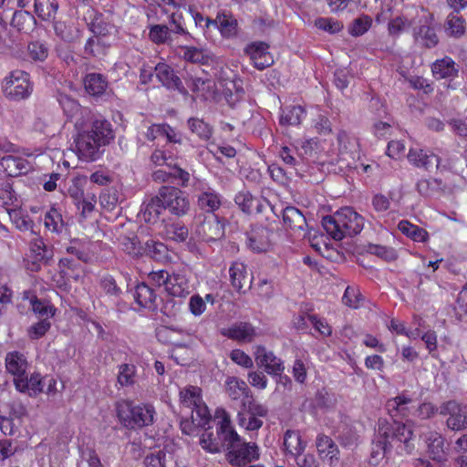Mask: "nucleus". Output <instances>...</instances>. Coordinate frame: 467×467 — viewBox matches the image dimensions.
<instances>
[{
  "mask_svg": "<svg viewBox=\"0 0 467 467\" xmlns=\"http://www.w3.org/2000/svg\"><path fill=\"white\" fill-rule=\"evenodd\" d=\"M158 275V281L161 280L165 285V289L171 296H182L183 294V289L180 285H176L171 283V278H169V275L165 271H161L156 274Z\"/></svg>",
  "mask_w": 467,
  "mask_h": 467,
  "instance_id": "nucleus-53",
  "label": "nucleus"
},
{
  "mask_svg": "<svg viewBox=\"0 0 467 467\" xmlns=\"http://www.w3.org/2000/svg\"><path fill=\"white\" fill-rule=\"evenodd\" d=\"M6 370L15 376L14 384L16 389L25 388L26 381L23 380V377L26 374L27 361L24 355L17 352H9L5 357Z\"/></svg>",
  "mask_w": 467,
  "mask_h": 467,
  "instance_id": "nucleus-13",
  "label": "nucleus"
},
{
  "mask_svg": "<svg viewBox=\"0 0 467 467\" xmlns=\"http://www.w3.org/2000/svg\"><path fill=\"white\" fill-rule=\"evenodd\" d=\"M372 19L368 16H362L353 20L348 26V32L353 36H359L365 34L371 26Z\"/></svg>",
  "mask_w": 467,
  "mask_h": 467,
  "instance_id": "nucleus-46",
  "label": "nucleus"
},
{
  "mask_svg": "<svg viewBox=\"0 0 467 467\" xmlns=\"http://www.w3.org/2000/svg\"><path fill=\"white\" fill-rule=\"evenodd\" d=\"M221 439L226 442V460L234 467H245L248 463L259 459V448L254 442L243 441L237 432L221 428Z\"/></svg>",
  "mask_w": 467,
  "mask_h": 467,
  "instance_id": "nucleus-5",
  "label": "nucleus"
},
{
  "mask_svg": "<svg viewBox=\"0 0 467 467\" xmlns=\"http://www.w3.org/2000/svg\"><path fill=\"white\" fill-rule=\"evenodd\" d=\"M234 202L242 212L246 214H251L254 208L258 213L262 212L263 204L261 201L254 197L248 191L239 192L234 197Z\"/></svg>",
  "mask_w": 467,
  "mask_h": 467,
  "instance_id": "nucleus-25",
  "label": "nucleus"
},
{
  "mask_svg": "<svg viewBox=\"0 0 467 467\" xmlns=\"http://www.w3.org/2000/svg\"><path fill=\"white\" fill-rule=\"evenodd\" d=\"M117 417L126 429L135 430L153 423L155 410L149 404L136 405L130 400L116 403Z\"/></svg>",
  "mask_w": 467,
  "mask_h": 467,
  "instance_id": "nucleus-6",
  "label": "nucleus"
},
{
  "mask_svg": "<svg viewBox=\"0 0 467 467\" xmlns=\"http://www.w3.org/2000/svg\"><path fill=\"white\" fill-rule=\"evenodd\" d=\"M84 87L89 95L101 96L106 91L108 81L102 74L89 73L84 78Z\"/></svg>",
  "mask_w": 467,
  "mask_h": 467,
  "instance_id": "nucleus-27",
  "label": "nucleus"
},
{
  "mask_svg": "<svg viewBox=\"0 0 467 467\" xmlns=\"http://www.w3.org/2000/svg\"><path fill=\"white\" fill-rule=\"evenodd\" d=\"M429 456L438 462L447 461L449 444L445 445V438L437 431H431L426 436Z\"/></svg>",
  "mask_w": 467,
  "mask_h": 467,
  "instance_id": "nucleus-16",
  "label": "nucleus"
},
{
  "mask_svg": "<svg viewBox=\"0 0 467 467\" xmlns=\"http://www.w3.org/2000/svg\"><path fill=\"white\" fill-rule=\"evenodd\" d=\"M294 323L296 327L299 330H304L305 328H306L309 323L314 327L316 331L321 332V322L317 318L316 316H298Z\"/></svg>",
  "mask_w": 467,
  "mask_h": 467,
  "instance_id": "nucleus-55",
  "label": "nucleus"
},
{
  "mask_svg": "<svg viewBox=\"0 0 467 467\" xmlns=\"http://www.w3.org/2000/svg\"><path fill=\"white\" fill-rule=\"evenodd\" d=\"M30 303L33 311L39 315L41 317H48L49 313L51 317L54 315V312H52V306L48 304V302L40 300L36 296H33L30 299Z\"/></svg>",
  "mask_w": 467,
  "mask_h": 467,
  "instance_id": "nucleus-54",
  "label": "nucleus"
},
{
  "mask_svg": "<svg viewBox=\"0 0 467 467\" xmlns=\"http://www.w3.org/2000/svg\"><path fill=\"white\" fill-rule=\"evenodd\" d=\"M269 46L265 42H254L247 46L245 52L254 61L268 53Z\"/></svg>",
  "mask_w": 467,
  "mask_h": 467,
  "instance_id": "nucleus-57",
  "label": "nucleus"
},
{
  "mask_svg": "<svg viewBox=\"0 0 467 467\" xmlns=\"http://www.w3.org/2000/svg\"><path fill=\"white\" fill-rule=\"evenodd\" d=\"M45 225L53 232L59 233L64 226L61 214L57 209L51 208L45 215Z\"/></svg>",
  "mask_w": 467,
  "mask_h": 467,
  "instance_id": "nucleus-48",
  "label": "nucleus"
},
{
  "mask_svg": "<svg viewBox=\"0 0 467 467\" xmlns=\"http://www.w3.org/2000/svg\"><path fill=\"white\" fill-rule=\"evenodd\" d=\"M52 259L53 251L47 249L42 239H35L30 244V254L24 258V265L28 271L38 272L42 265H50Z\"/></svg>",
  "mask_w": 467,
  "mask_h": 467,
  "instance_id": "nucleus-11",
  "label": "nucleus"
},
{
  "mask_svg": "<svg viewBox=\"0 0 467 467\" xmlns=\"http://www.w3.org/2000/svg\"><path fill=\"white\" fill-rule=\"evenodd\" d=\"M195 409L192 413H195L196 416L200 419L197 426L201 428H205L210 421L212 420V416L208 410V408L204 405H197L196 400L193 401Z\"/></svg>",
  "mask_w": 467,
  "mask_h": 467,
  "instance_id": "nucleus-60",
  "label": "nucleus"
},
{
  "mask_svg": "<svg viewBox=\"0 0 467 467\" xmlns=\"http://www.w3.org/2000/svg\"><path fill=\"white\" fill-rule=\"evenodd\" d=\"M453 312L459 321L467 325V284L458 294Z\"/></svg>",
  "mask_w": 467,
  "mask_h": 467,
  "instance_id": "nucleus-42",
  "label": "nucleus"
},
{
  "mask_svg": "<svg viewBox=\"0 0 467 467\" xmlns=\"http://www.w3.org/2000/svg\"><path fill=\"white\" fill-rule=\"evenodd\" d=\"M444 29L449 36L460 38L465 34V20L453 11L448 15Z\"/></svg>",
  "mask_w": 467,
  "mask_h": 467,
  "instance_id": "nucleus-31",
  "label": "nucleus"
},
{
  "mask_svg": "<svg viewBox=\"0 0 467 467\" xmlns=\"http://www.w3.org/2000/svg\"><path fill=\"white\" fill-rule=\"evenodd\" d=\"M197 203L200 209L207 213H213L221 206V199L214 191L209 189L198 196Z\"/></svg>",
  "mask_w": 467,
  "mask_h": 467,
  "instance_id": "nucleus-33",
  "label": "nucleus"
},
{
  "mask_svg": "<svg viewBox=\"0 0 467 467\" xmlns=\"http://www.w3.org/2000/svg\"><path fill=\"white\" fill-rule=\"evenodd\" d=\"M149 36L156 44H164L170 39V29L165 25H154L150 29Z\"/></svg>",
  "mask_w": 467,
  "mask_h": 467,
  "instance_id": "nucleus-50",
  "label": "nucleus"
},
{
  "mask_svg": "<svg viewBox=\"0 0 467 467\" xmlns=\"http://www.w3.org/2000/svg\"><path fill=\"white\" fill-rule=\"evenodd\" d=\"M285 451L294 456H297L304 451L301 437L298 432L287 431L284 437Z\"/></svg>",
  "mask_w": 467,
  "mask_h": 467,
  "instance_id": "nucleus-38",
  "label": "nucleus"
},
{
  "mask_svg": "<svg viewBox=\"0 0 467 467\" xmlns=\"http://www.w3.org/2000/svg\"><path fill=\"white\" fill-rule=\"evenodd\" d=\"M361 298L362 296L357 288L348 286L342 296V302L349 307L358 308Z\"/></svg>",
  "mask_w": 467,
  "mask_h": 467,
  "instance_id": "nucleus-51",
  "label": "nucleus"
},
{
  "mask_svg": "<svg viewBox=\"0 0 467 467\" xmlns=\"http://www.w3.org/2000/svg\"><path fill=\"white\" fill-rule=\"evenodd\" d=\"M10 25L17 32L27 34L35 27L36 20L28 11L17 10L13 14Z\"/></svg>",
  "mask_w": 467,
  "mask_h": 467,
  "instance_id": "nucleus-26",
  "label": "nucleus"
},
{
  "mask_svg": "<svg viewBox=\"0 0 467 467\" xmlns=\"http://www.w3.org/2000/svg\"><path fill=\"white\" fill-rule=\"evenodd\" d=\"M22 379L26 381V386L17 389L19 392L27 393L30 397H36L44 391V382L39 373H34L30 378L26 374Z\"/></svg>",
  "mask_w": 467,
  "mask_h": 467,
  "instance_id": "nucleus-36",
  "label": "nucleus"
},
{
  "mask_svg": "<svg viewBox=\"0 0 467 467\" xmlns=\"http://www.w3.org/2000/svg\"><path fill=\"white\" fill-rule=\"evenodd\" d=\"M136 367L133 364H121L119 367L118 382L121 387L134 385Z\"/></svg>",
  "mask_w": 467,
  "mask_h": 467,
  "instance_id": "nucleus-44",
  "label": "nucleus"
},
{
  "mask_svg": "<svg viewBox=\"0 0 467 467\" xmlns=\"http://www.w3.org/2000/svg\"><path fill=\"white\" fill-rule=\"evenodd\" d=\"M305 109L301 106H290L283 109L280 117L281 125H298Z\"/></svg>",
  "mask_w": 467,
  "mask_h": 467,
  "instance_id": "nucleus-39",
  "label": "nucleus"
},
{
  "mask_svg": "<svg viewBox=\"0 0 467 467\" xmlns=\"http://www.w3.org/2000/svg\"><path fill=\"white\" fill-rule=\"evenodd\" d=\"M413 38L416 45L424 48H432L439 43L435 29L428 23L427 19L413 28Z\"/></svg>",
  "mask_w": 467,
  "mask_h": 467,
  "instance_id": "nucleus-17",
  "label": "nucleus"
},
{
  "mask_svg": "<svg viewBox=\"0 0 467 467\" xmlns=\"http://www.w3.org/2000/svg\"><path fill=\"white\" fill-rule=\"evenodd\" d=\"M386 410H388L390 416V422H393L394 420L400 421L398 418L406 417L408 415L409 410L407 407L399 406V404H397V402L393 399H390L387 401Z\"/></svg>",
  "mask_w": 467,
  "mask_h": 467,
  "instance_id": "nucleus-52",
  "label": "nucleus"
},
{
  "mask_svg": "<svg viewBox=\"0 0 467 467\" xmlns=\"http://www.w3.org/2000/svg\"><path fill=\"white\" fill-rule=\"evenodd\" d=\"M368 253L371 254H375L379 258L384 259L385 261L391 262L396 260L397 254L393 248H389L387 246L379 245V244H368Z\"/></svg>",
  "mask_w": 467,
  "mask_h": 467,
  "instance_id": "nucleus-49",
  "label": "nucleus"
},
{
  "mask_svg": "<svg viewBox=\"0 0 467 467\" xmlns=\"http://www.w3.org/2000/svg\"><path fill=\"white\" fill-rule=\"evenodd\" d=\"M409 161L418 168L430 171L431 167L440 168V157L432 152L428 153L421 149H410L408 153Z\"/></svg>",
  "mask_w": 467,
  "mask_h": 467,
  "instance_id": "nucleus-19",
  "label": "nucleus"
},
{
  "mask_svg": "<svg viewBox=\"0 0 467 467\" xmlns=\"http://www.w3.org/2000/svg\"><path fill=\"white\" fill-rule=\"evenodd\" d=\"M165 234L172 241L183 243L189 237L188 227L182 223H172L165 225Z\"/></svg>",
  "mask_w": 467,
  "mask_h": 467,
  "instance_id": "nucleus-40",
  "label": "nucleus"
},
{
  "mask_svg": "<svg viewBox=\"0 0 467 467\" xmlns=\"http://www.w3.org/2000/svg\"><path fill=\"white\" fill-rule=\"evenodd\" d=\"M226 385L228 395L233 400H236L235 389H238V391H240V396H244L243 400H254L251 389L243 379L234 377L229 378L226 381Z\"/></svg>",
  "mask_w": 467,
  "mask_h": 467,
  "instance_id": "nucleus-37",
  "label": "nucleus"
},
{
  "mask_svg": "<svg viewBox=\"0 0 467 467\" xmlns=\"http://www.w3.org/2000/svg\"><path fill=\"white\" fill-rule=\"evenodd\" d=\"M202 231L206 242H215L224 236V224L218 216H213L212 220L204 221Z\"/></svg>",
  "mask_w": 467,
  "mask_h": 467,
  "instance_id": "nucleus-30",
  "label": "nucleus"
},
{
  "mask_svg": "<svg viewBox=\"0 0 467 467\" xmlns=\"http://www.w3.org/2000/svg\"><path fill=\"white\" fill-rule=\"evenodd\" d=\"M229 273L232 285L240 292L243 287L242 280L245 278V265L234 262L232 264Z\"/></svg>",
  "mask_w": 467,
  "mask_h": 467,
  "instance_id": "nucleus-47",
  "label": "nucleus"
},
{
  "mask_svg": "<svg viewBox=\"0 0 467 467\" xmlns=\"http://www.w3.org/2000/svg\"><path fill=\"white\" fill-rule=\"evenodd\" d=\"M57 101L67 117H73L79 111L78 102L67 94L58 93Z\"/></svg>",
  "mask_w": 467,
  "mask_h": 467,
  "instance_id": "nucleus-45",
  "label": "nucleus"
},
{
  "mask_svg": "<svg viewBox=\"0 0 467 467\" xmlns=\"http://www.w3.org/2000/svg\"><path fill=\"white\" fill-rule=\"evenodd\" d=\"M155 76L158 80L168 89L177 90L183 96L188 95L187 88L183 86L181 78L173 68L166 63H158L154 67Z\"/></svg>",
  "mask_w": 467,
  "mask_h": 467,
  "instance_id": "nucleus-14",
  "label": "nucleus"
},
{
  "mask_svg": "<svg viewBox=\"0 0 467 467\" xmlns=\"http://www.w3.org/2000/svg\"><path fill=\"white\" fill-rule=\"evenodd\" d=\"M183 57L186 61L199 64L205 63L207 59L202 49L192 47H185Z\"/></svg>",
  "mask_w": 467,
  "mask_h": 467,
  "instance_id": "nucleus-59",
  "label": "nucleus"
},
{
  "mask_svg": "<svg viewBox=\"0 0 467 467\" xmlns=\"http://www.w3.org/2000/svg\"><path fill=\"white\" fill-rule=\"evenodd\" d=\"M187 125L192 133L198 136L202 140H208L213 134V127L203 119L198 118H190L187 121Z\"/></svg>",
  "mask_w": 467,
  "mask_h": 467,
  "instance_id": "nucleus-35",
  "label": "nucleus"
},
{
  "mask_svg": "<svg viewBox=\"0 0 467 467\" xmlns=\"http://www.w3.org/2000/svg\"><path fill=\"white\" fill-rule=\"evenodd\" d=\"M166 453L159 451L156 453H150L144 459L146 467H165Z\"/></svg>",
  "mask_w": 467,
  "mask_h": 467,
  "instance_id": "nucleus-64",
  "label": "nucleus"
},
{
  "mask_svg": "<svg viewBox=\"0 0 467 467\" xmlns=\"http://www.w3.org/2000/svg\"><path fill=\"white\" fill-rule=\"evenodd\" d=\"M36 15L44 21L55 19L58 3L57 0H34Z\"/></svg>",
  "mask_w": 467,
  "mask_h": 467,
  "instance_id": "nucleus-32",
  "label": "nucleus"
},
{
  "mask_svg": "<svg viewBox=\"0 0 467 467\" xmlns=\"http://www.w3.org/2000/svg\"><path fill=\"white\" fill-rule=\"evenodd\" d=\"M131 251L130 254H133L136 256H149L155 261H162L167 257V246L152 239L147 240L145 243H141L137 236L129 239Z\"/></svg>",
  "mask_w": 467,
  "mask_h": 467,
  "instance_id": "nucleus-12",
  "label": "nucleus"
},
{
  "mask_svg": "<svg viewBox=\"0 0 467 467\" xmlns=\"http://www.w3.org/2000/svg\"><path fill=\"white\" fill-rule=\"evenodd\" d=\"M135 302L141 307L151 311L158 309L157 294L153 287L145 283L137 284L134 291Z\"/></svg>",
  "mask_w": 467,
  "mask_h": 467,
  "instance_id": "nucleus-18",
  "label": "nucleus"
},
{
  "mask_svg": "<svg viewBox=\"0 0 467 467\" xmlns=\"http://www.w3.org/2000/svg\"><path fill=\"white\" fill-rule=\"evenodd\" d=\"M1 198L5 199V203L12 205L17 200L16 193L13 188L11 180H7L1 184Z\"/></svg>",
  "mask_w": 467,
  "mask_h": 467,
  "instance_id": "nucleus-61",
  "label": "nucleus"
},
{
  "mask_svg": "<svg viewBox=\"0 0 467 467\" xmlns=\"http://www.w3.org/2000/svg\"><path fill=\"white\" fill-rule=\"evenodd\" d=\"M161 197L164 204V210H168L175 216H184L191 209L187 194L179 188L161 186Z\"/></svg>",
  "mask_w": 467,
  "mask_h": 467,
  "instance_id": "nucleus-9",
  "label": "nucleus"
},
{
  "mask_svg": "<svg viewBox=\"0 0 467 467\" xmlns=\"http://www.w3.org/2000/svg\"><path fill=\"white\" fill-rule=\"evenodd\" d=\"M215 418L220 419L216 430V436L213 435V431H210V427L205 426L204 432L200 439V444L202 448L211 453L221 452L222 449H224L226 442L220 437L221 428L224 425L225 431L233 430L232 422L229 414L223 409H218L215 412Z\"/></svg>",
  "mask_w": 467,
  "mask_h": 467,
  "instance_id": "nucleus-7",
  "label": "nucleus"
},
{
  "mask_svg": "<svg viewBox=\"0 0 467 467\" xmlns=\"http://www.w3.org/2000/svg\"><path fill=\"white\" fill-rule=\"evenodd\" d=\"M284 223L294 232H302L308 226L305 215L299 209L294 206H286L283 210Z\"/></svg>",
  "mask_w": 467,
  "mask_h": 467,
  "instance_id": "nucleus-24",
  "label": "nucleus"
},
{
  "mask_svg": "<svg viewBox=\"0 0 467 467\" xmlns=\"http://www.w3.org/2000/svg\"><path fill=\"white\" fill-rule=\"evenodd\" d=\"M162 210H164V204L161 197L160 188L157 195L151 197L149 202H143L140 212L146 223H155L159 220Z\"/></svg>",
  "mask_w": 467,
  "mask_h": 467,
  "instance_id": "nucleus-23",
  "label": "nucleus"
},
{
  "mask_svg": "<svg viewBox=\"0 0 467 467\" xmlns=\"http://www.w3.org/2000/svg\"><path fill=\"white\" fill-rule=\"evenodd\" d=\"M269 233L270 231L266 227L253 230L247 237V245L249 248L256 253L266 251L268 247Z\"/></svg>",
  "mask_w": 467,
  "mask_h": 467,
  "instance_id": "nucleus-28",
  "label": "nucleus"
},
{
  "mask_svg": "<svg viewBox=\"0 0 467 467\" xmlns=\"http://www.w3.org/2000/svg\"><path fill=\"white\" fill-rule=\"evenodd\" d=\"M417 192L423 197H434L449 192V188L441 179H422L416 184Z\"/></svg>",
  "mask_w": 467,
  "mask_h": 467,
  "instance_id": "nucleus-22",
  "label": "nucleus"
},
{
  "mask_svg": "<svg viewBox=\"0 0 467 467\" xmlns=\"http://www.w3.org/2000/svg\"><path fill=\"white\" fill-rule=\"evenodd\" d=\"M364 227V218L351 207H344L333 214H323V230L339 241L358 234Z\"/></svg>",
  "mask_w": 467,
  "mask_h": 467,
  "instance_id": "nucleus-4",
  "label": "nucleus"
},
{
  "mask_svg": "<svg viewBox=\"0 0 467 467\" xmlns=\"http://www.w3.org/2000/svg\"><path fill=\"white\" fill-rule=\"evenodd\" d=\"M327 122L323 120V152L327 157L323 161V167L327 164V170L329 173H338L343 171L344 165H349V159H354L352 149L355 142L343 130L334 132L330 125H327Z\"/></svg>",
  "mask_w": 467,
  "mask_h": 467,
  "instance_id": "nucleus-2",
  "label": "nucleus"
},
{
  "mask_svg": "<svg viewBox=\"0 0 467 467\" xmlns=\"http://www.w3.org/2000/svg\"><path fill=\"white\" fill-rule=\"evenodd\" d=\"M412 434L411 429L402 421L389 422L387 420H379L378 440L372 443L369 463L378 465L395 444L399 452L410 453L413 450V445L410 442Z\"/></svg>",
  "mask_w": 467,
  "mask_h": 467,
  "instance_id": "nucleus-1",
  "label": "nucleus"
},
{
  "mask_svg": "<svg viewBox=\"0 0 467 467\" xmlns=\"http://www.w3.org/2000/svg\"><path fill=\"white\" fill-rule=\"evenodd\" d=\"M113 139L111 124L107 120H95L87 129L78 131L75 140L79 158L88 161H96L100 156V148L109 144Z\"/></svg>",
  "mask_w": 467,
  "mask_h": 467,
  "instance_id": "nucleus-3",
  "label": "nucleus"
},
{
  "mask_svg": "<svg viewBox=\"0 0 467 467\" xmlns=\"http://www.w3.org/2000/svg\"><path fill=\"white\" fill-rule=\"evenodd\" d=\"M242 406L251 416L265 417L268 412L265 406L256 403L254 400H242Z\"/></svg>",
  "mask_w": 467,
  "mask_h": 467,
  "instance_id": "nucleus-58",
  "label": "nucleus"
},
{
  "mask_svg": "<svg viewBox=\"0 0 467 467\" xmlns=\"http://www.w3.org/2000/svg\"><path fill=\"white\" fill-rule=\"evenodd\" d=\"M431 71L437 79L455 77L458 74L454 61L448 57L436 60L432 64Z\"/></svg>",
  "mask_w": 467,
  "mask_h": 467,
  "instance_id": "nucleus-29",
  "label": "nucleus"
},
{
  "mask_svg": "<svg viewBox=\"0 0 467 467\" xmlns=\"http://www.w3.org/2000/svg\"><path fill=\"white\" fill-rule=\"evenodd\" d=\"M448 124L451 126L453 132L457 134L459 137L463 139L467 138V118H452L448 120Z\"/></svg>",
  "mask_w": 467,
  "mask_h": 467,
  "instance_id": "nucleus-63",
  "label": "nucleus"
},
{
  "mask_svg": "<svg viewBox=\"0 0 467 467\" xmlns=\"http://www.w3.org/2000/svg\"><path fill=\"white\" fill-rule=\"evenodd\" d=\"M221 334L233 340L251 342L255 330L250 323L238 322L228 328H223Z\"/></svg>",
  "mask_w": 467,
  "mask_h": 467,
  "instance_id": "nucleus-21",
  "label": "nucleus"
},
{
  "mask_svg": "<svg viewBox=\"0 0 467 467\" xmlns=\"http://www.w3.org/2000/svg\"><path fill=\"white\" fill-rule=\"evenodd\" d=\"M4 94L12 100L19 101L26 99L31 93L29 74L22 70L11 72L4 80Z\"/></svg>",
  "mask_w": 467,
  "mask_h": 467,
  "instance_id": "nucleus-8",
  "label": "nucleus"
},
{
  "mask_svg": "<svg viewBox=\"0 0 467 467\" xmlns=\"http://www.w3.org/2000/svg\"><path fill=\"white\" fill-rule=\"evenodd\" d=\"M99 286L108 296L115 299L119 298L123 294V290L118 284L117 280L110 275L101 277Z\"/></svg>",
  "mask_w": 467,
  "mask_h": 467,
  "instance_id": "nucleus-41",
  "label": "nucleus"
},
{
  "mask_svg": "<svg viewBox=\"0 0 467 467\" xmlns=\"http://www.w3.org/2000/svg\"><path fill=\"white\" fill-rule=\"evenodd\" d=\"M439 414L448 416L446 426L453 431H461L467 429V404L459 403L456 400L443 402L440 406Z\"/></svg>",
  "mask_w": 467,
  "mask_h": 467,
  "instance_id": "nucleus-10",
  "label": "nucleus"
},
{
  "mask_svg": "<svg viewBox=\"0 0 467 467\" xmlns=\"http://www.w3.org/2000/svg\"><path fill=\"white\" fill-rule=\"evenodd\" d=\"M51 324L47 318H44L28 328V335L31 339L42 337L50 328Z\"/></svg>",
  "mask_w": 467,
  "mask_h": 467,
  "instance_id": "nucleus-56",
  "label": "nucleus"
},
{
  "mask_svg": "<svg viewBox=\"0 0 467 467\" xmlns=\"http://www.w3.org/2000/svg\"><path fill=\"white\" fill-rule=\"evenodd\" d=\"M254 355L256 365L264 368L267 374L274 377L283 373L285 367L281 359L276 358L273 352L267 351L265 347L258 346Z\"/></svg>",
  "mask_w": 467,
  "mask_h": 467,
  "instance_id": "nucleus-15",
  "label": "nucleus"
},
{
  "mask_svg": "<svg viewBox=\"0 0 467 467\" xmlns=\"http://www.w3.org/2000/svg\"><path fill=\"white\" fill-rule=\"evenodd\" d=\"M398 229L415 242H425L428 238L426 230L406 220L399 223Z\"/></svg>",
  "mask_w": 467,
  "mask_h": 467,
  "instance_id": "nucleus-34",
  "label": "nucleus"
},
{
  "mask_svg": "<svg viewBox=\"0 0 467 467\" xmlns=\"http://www.w3.org/2000/svg\"><path fill=\"white\" fill-rule=\"evenodd\" d=\"M206 27L211 26L219 29L221 34L225 37H230L236 35L237 32V20L232 16L225 13H218L215 19L210 17L205 18Z\"/></svg>",
  "mask_w": 467,
  "mask_h": 467,
  "instance_id": "nucleus-20",
  "label": "nucleus"
},
{
  "mask_svg": "<svg viewBox=\"0 0 467 467\" xmlns=\"http://www.w3.org/2000/svg\"><path fill=\"white\" fill-rule=\"evenodd\" d=\"M231 359L246 368H250L254 366L252 358L241 349H234L230 354Z\"/></svg>",
  "mask_w": 467,
  "mask_h": 467,
  "instance_id": "nucleus-62",
  "label": "nucleus"
},
{
  "mask_svg": "<svg viewBox=\"0 0 467 467\" xmlns=\"http://www.w3.org/2000/svg\"><path fill=\"white\" fill-rule=\"evenodd\" d=\"M27 53L32 60L43 62L48 57L49 48L45 42L36 40L28 43Z\"/></svg>",
  "mask_w": 467,
  "mask_h": 467,
  "instance_id": "nucleus-43",
  "label": "nucleus"
}]
</instances>
